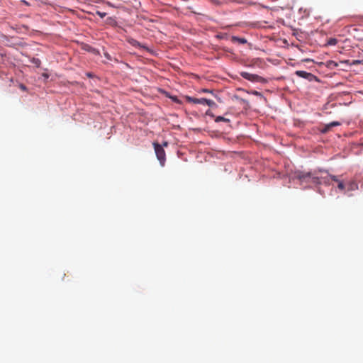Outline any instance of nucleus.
<instances>
[{
    "label": "nucleus",
    "instance_id": "8",
    "mask_svg": "<svg viewBox=\"0 0 363 363\" xmlns=\"http://www.w3.org/2000/svg\"><path fill=\"white\" fill-rule=\"evenodd\" d=\"M340 125V123L337 122V121H333V122H331L329 124L326 125H325V128H324V130H323V133H325L327 132L330 128L332 127H334V126H337V125Z\"/></svg>",
    "mask_w": 363,
    "mask_h": 363
},
{
    "label": "nucleus",
    "instance_id": "15",
    "mask_svg": "<svg viewBox=\"0 0 363 363\" xmlns=\"http://www.w3.org/2000/svg\"><path fill=\"white\" fill-rule=\"evenodd\" d=\"M96 13L101 18H104L106 16V13L105 12H101L99 11H97Z\"/></svg>",
    "mask_w": 363,
    "mask_h": 363
},
{
    "label": "nucleus",
    "instance_id": "11",
    "mask_svg": "<svg viewBox=\"0 0 363 363\" xmlns=\"http://www.w3.org/2000/svg\"><path fill=\"white\" fill-rule=\"evenodd\" d=\"M204 105L212 107L216 105V103L213 100L205 99Z\"/></svg>",
    "mask_w": 363,
    "mask_h": 363
},
{
    "label": "nucleus",
    "instance_id": "13",
    "mask_svg": "<svg viewBox=\"0 0 363 363\" xmlns=\"http://www.w3.org/2000/svg\"><path fill=\"white\" fill-rule=\"evenodd\" d=\"M337 182V187L340 190H344L346 187V185L339 179V182Z\"/></svg>",
    "mask_w": 363,
    "mask_h": 363
},
{
    "label": "nucleus",
    "instance_id": "3",
    "mask_svg": "<svg viewBox=\"0 0 363 363\" xmlns=\"http://www.w3.org/2000/svg\"><path fill=\"white\" fill-rule=\"evenodd\" d=\"M320 172L327 174V175H325V176H322V175L319 176L320 177V184H324L325 185H330L331 180L334 181V182H339L338 177L335 176V175H330V174H328L327 171L320 170Z\"/></svg>",
    "mask_w": 363,
    "mask_h": 363
},
{
    "label": "nucleus",
    "instance_id": "9",
    "mask_svg": "<svg viewBox=\"0 0 363 363\" xmlns=\"http://www.w3.org/2000/svg\"><path fill=\"white\" fill-rule=\"evenodd\" d=\"M338 40L335 38H330L328 40L325 46H333L337 43Z\"/></svg>",
    "mask_w": 363,
    "mask_h": 363
},
{
    "label": "nucleus",
    "instance_id": "7",
    "mask_svg": "<svg viewBox=\"0 0 363 363\" xmlns=\"http://www.w3.org/2000/svg\"><path fill=\"white\" fill-rule=\"evenodd\" d=\"M347 191H355L358 189V184L354 181L349 182L347 184Z\"/></svg>",
    "mask_w": 363,
    "mask_h": 363
},
{
    "label": "nucleus",
    "instance_id": "10",
    "mask_svg": "<svg viewBox=\"0 0 363 363\" xmlns=\"http://www.w3.org/2000/svg\"><path fill=\"white\" fill-rule=\"evenodd\" d=\"M233 41H238L241 44H245L247 43V40L245 38H238V37H235V36H233Z\"/></svg>",
    "mask_w": 363,
    "mask_h": 363
},
{
    "label": "nucleus",
    "instance_id": "16",
    "mask_svg": "<svg viewBox=\"0 0 363 363\" xmlns=\"http://www.w3.org/2000/svg\"><path fill=\"white\" fill-rule=\"evenodd\" d=\"M130 43V44H132L133 46H140V43L139 42H138L137 40H133L132 39L131 40L129 41Z\"/></svg>",
    "mask_w": 363,
    "mask_h": 363
},
{
    "label": "nucleus",
    "instance_id": "20",
    "mask_svg": "<svg viewBox=\"0 0 363 363\" xmlns=\"http://www.w3.org/2000/svg\"><path fill=\"white\" fill-rule=\"evenodd\" d=\"M20 88H21L22 90H26V86H25V85H23V84H22L20 85Z\"/></svg>",
    "mask_w": 363,
    "mask_h": 363
},
{
    "label": "nucleus",
    "instance_id": "12",
    "mask_svg": "<svg viewBox=\"0 0 363 363\" xmlns=\"http://www.w3.org/2000/svg\"><path fill=\"white\" fill-rule=\"evenodd\" d=\"M215 121L216 122H220V121H224V122H230V120L228 119V118H225L223 116H218L216 117V118L215 119Z\"/></svg>",
    "mask_w": 363,
    "mask_h": 363
},
{
    "label": "nucleus",
    "instance_id": "19",
    "mask_svg": "<svg viewBox=\"0 0 363 363\" xmlns=\"http://www.w3.org/2000/svg\"><path fill=\"white\" fill-rule=\"evenodd\" d=\"M201 92H203V93H208V92H211V91H210L208 89H203L201 90Z\"/></svg>",
    "mask_w": 363,
    "mask_h": 363
},
{
    "label": "nucleus",
    "instance_id": "2",
    "mask_svg": "<svg viewBox=\"0 0 363 363\" xmlns=\"http://www.w3.org/2000/svg\"><path fill=\"white\" fill-rule=\"evenodd\" d=\"M153 146L157 160L160 164L164 166L166 161V153L163 147L157 143H153Z\"/></svg>",
    "mask_w": 363,
    "mask_h": 363
},
{
    "label": "nucleus",
    "instance_id": "4",
    "mask_svg": "<svg viewBox=\"0 0 363 363\" xmlns=\"http://www.w3.org/2000/svg\"><path fill=\"white\" fill-rule=\"evenodd\" d=\"M240 75L244 79H247L252 82H262V80L263 79L262 77H260L257 74H251V73H249L247 72H242L240 73Z\"/></svg>",
    "mask_w": 363,
    "mask_h": 363
},
{
    "label": "nucleus",
    "instance_id": "5",
    "mask_svg": "<svg viewBox=\"0 0 363 363\" xmlns=\"http://www.w3.org/2000/svg\"><path fill=\"white\" fill-rule=\"evenodd\" d=\"M295 74L299 77L306 79L309 81H311L313 78H315V76L313 74L302 70L296 71Z\"/></svg>",
    "mask_w": 363,
    "mask_h": 363
},
{
    "label": "nucleus",
    "instance_id": "22",
    "mask_svg": "<svg viewBox=\"0 0 363 363\" xmlns=\"http://www.w3.org/2000/svg\"><path fill=\"white\" fill-rule=\"evenodd\" d=\"M91 50H93V51H94V50H95V49H94V48H90V49H89L88 50L91 51Z\"/></svg>",
    "mask_w": 363,
    "mask_h": 363
},
{
    "label": "nucleus",
    "instance_id": "23",
    "mask_svg": "<svg viewBox=\"0 0 363 363\" xmlns=\"http://www.w3.org/2000/svg\"><path fill=\"white\" fill-rule=\"evenodd\" d=\"M174 101H178V100L177 99V98H173Z\"/></svg>",
    "mask_w": 363,
    "mask_h": 363
},
{
    "label": "nucleus",
    "instance_id": "17",
    "mask_svg": "<svg viewBox=\"0 0 363 363\" xmlns=\"http://www.w3.org/2000/svg\"><path fill=\"white\" fill-rule=\"evenodd\" d=\"M352 64V65H363V59L360 60H353Z\"/></svg>",
    "mask_w": 363,
    "mask_h": 363
},
{
    "label": "nucleus",
    "instance_id": "18",
    "mask_svg": "<svg viewBox=\"0 0 363 363\" xmlns=\"http://www.w3.org/2000/svg\"><path fill=\"white\" fill-rule=\"evenodd\" d=\"M104 56H105L108 60H111V55H110L108 52H105V53H104Z\"/></svg>",
    "mask_w": 363,
    "mask_h": 363
},
{
    "label": "nucleus",
    "instance_id": "1",
    "mask_svg": "<svg viewBox=\"0 0 363 363\" xmlns=\"http://www.w3.org/2000/svg\"><path fill=\"white\" fill-rule=\"evenodd\" d=\"M297 178L301 183H311L313 184H320V177L316 173L301 172L297 175Z\"/></svg>",
    "mask_w": 363,
    "mask_h": 363
},
{
    "label": "nucleus",
    "instance_id": "14",
    "mask_svg": "<svg viewBox=\"0 0 363 363\" xmlns=\"http://www.w3.org/2000/svg\"><path fill=\"white\" fill-rule=\"evenodd\" d=\"M32 62L36 65V67H39L40 65V60L38 58H33Z\"/></svg>",
    "mask_w": 363,
    "mask_h": 363
},
{
    "label": "nucleus",
    "instance_id": "21",
    "mask_svg": "<svg viewBox=\"0 0 363 363\" xmlns=\"http://www.w3.org/2000/svg\"><path fill=\"white\" fill-rule=\"evenodd\" d=\"M168 145V143L167 142H164L163 143V145H162V147H167Z\"/></svg>",
    "mask_w": 363,
    "mask_h": 363
},
{
    "label": "nucleus",
    "instance_id": "6",
    "mask_svg": "<svg viewBox=\"0 0 363 363\" xmlns=\"http://www.w3.org/2000/svg\"><path fill=\"white\" fill-rule=\"evenodd\" d=\"M186 99L189 102H191V103H193L195 104H199L204 105L205 98L197 99V98L188 96Z\"/></svg>",
    "mask_w": 363,
    "mask_h": 363
}]
</instances>
